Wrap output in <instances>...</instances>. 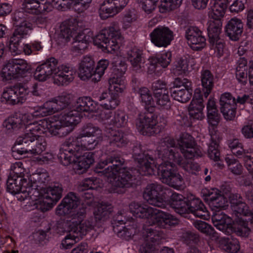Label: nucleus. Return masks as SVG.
<instances>
[{
	"mask_svg": "<svg viewBox=\"0 0 253 253\" xmlns=\"http://www.w3.org/2000/svg\"><path fill=\"white\" fill-rule=\"evenodd\" d=\"M98 108V104L89 97L78 99L73 109L70 111H64L59 115L35 121L40 118L34 107L18 118L21 127L26 128L25 133L18 137L16 144H21L36 138L38 133H49L52 136L62 137L67 135L74 129L83 117H92Z\"/></svg>",
	"mask_w": 253,
	"mask_h": 253,
	"instance_id": "obj_1",
	"label": "nucleus"
},
{
	"mask_svg": "<svg viewBox=\"0 0 253 253\" xmlns=\"http://www.w3.org/2000/svg\"><path fill=\"white\" fill-rule=\"evenodd\" d=\"M82 22L75 18L64 21L60 26L59 40L65 43L73 38V50L78 52L86 49L92 41L105 52L112 53L119 49L122 36L117 23H112L109 27L102 29L94 37L92 31L88 30L82 31Z\"/></svg>",
	"mask_w": 253,
	"mask_h": 253,
	"instance_id": "obj_2",
	"label": "nucleus"
},
{
	"mask_svg": "<svg viewBox=\"0 0 253 253\" xmlns=\"http://www.w3.org/2000/svg\"><path fill=\"white\" fill-rule=\"evenodd\" d=\"M159 159L162 162L157 167V162L149 154L142 152L140 146H136L133 150V157L137 163L138 172L144 175H151L156 173L162 182L169 177L175 170L177 162L173 160L178 152L176 151L174 140L166 137L161 140L157 148Z\"/></svg>",
	"mask_w": 253,
	"mask_h": 253,
	"instance_id": "obj_3",
	"label": "nucleus"
},
{
	"mask_svg": "<svg viewBox=\"0 0 253 253\" xmlns=\"http://www.w3.org/2000/svg\"><path fill=\"white\" fill-rule=\"evenodd\" d=\"M129 209L136 217L146 218L147 224L151 226L144 229L143 234L146 243L141 246L139 253H155L153 245H148V243H154L159 240L161 233L152 226L167 228L178 223V219L171 214L147 205L133 202L129 204Z\"/></svg>",
	"mask_w": 253,
	"mask_h": 253,
	"instance_id": "obj_4",
	"label": "nucleus"
},
{
	"mask_svg": "<svg viewBox=\"0 0 253 253\" xmlns=\"http://www.w3.org/2000/svg\"><path fill=\"white\" fill-rule=\"evenodd\" d=\"M125 161L120 157H108L102 154L95 170L107 178L111 184L110 192L123 193L125 188L131 187L135 179L132 170L124 167Z\"/></svg>",
	"mask_w": 253,
	"mask_h": 253,
	"instance_id": "obj_5",
	"label": "nucleus"
},
{
	"mask_svg": "<svg viewBox=\"0 0 253 253\" xmlns=\"http://www.w3.org/2000/svg\"><path fill=\"white\" fill-rule=\"evenodd\" d=\"M25 178L28 179L29 186L40 194L39 200L37 201V209L42 212L48 211L61 198L63 188L60 184L56 183L46 188H38L39 185L45 184L49 180V174L45 169H38L32 174L26 175Z\"/></svg>",
	"mask_w": 253,
	"mask_h": 253,
	"instance_id": "obj_6",
	"label": "nucleus"
},
{
	"mask_svg": "<svg viewBox=\"0 0 253 253\" xmlns=\"http://www.w3.org/2000/svg\"><path fill=\"white\" fill-rule=\"evenodd\" d=\"M58 60L54 57L46 60L36 68L34 78L39 82H44L52 78L53 83L57 85H67L75 78L76 71L71 66L62 64L57 66Z\"/></svg>",
	"mask_w": 253,
	"mask_h": 253,
	"instance_id": "obj_7",
	"label": "nucleus"
},
{
	"mask_svg": "<svg viewBox=\"0 0 253 253\" xmlns=\"http://www.w3.org/2000/svg\"><path fill=\"white\" fill-rule=\"evenodd\" d=\"M101 135V130L97 126L91 124H88L84 126L80 132L75 137H70L63 145L58 154V158L61 163L64 166H68L71 164L72 155L73 148L76 146L78 148V153L80 150L79 142L84 141L82 139L85 137H96ZM76 149V148H75Z\"/></svg>",
	"mask_w": 253,
	"mask_h": 253,
	"instance_id": "obj_8",
	"label": "nucleus"
},
{
	"mask_svg": "<svg viewBox=\"0 0 253 253\" xmlns=\"http://www.w3.org/2000/svg\"><path fill=\"white\" fill-rule=\"evenodd\" d=\"M29 181L25 176L23 178H17L9 176L7 181V190L13 195L17 194L19 200L28 199L29 201L26 205L28 211L37 209V200L40 195L38 191L31 188L28 185Z\"/></svg>",
	"mask_w": 253,
	"mask_h": 253,
	"instance_id": "obj_9",
	"label": "nucleus"
},
{
	"mask_svg": "<svg viewBox=\"0 0 253 253\" xmlns=\"http://www.w3.org/2000/svg\"><path fill=\"white\" fill-rule=\"evenodd\" d=\"M97 144L98 141L93 139H90L84 143H82V141L79 142L78 143L80 148L79 153H78V148L74 146L76 149L73 148L71 163H73V169L76 173L80 174L86 172L90 165L94 163V154L90 152L83 153V151L84 149H93Z\"/></svg>",
	"mask_w": 253,
	"mask_h": 253,
	"instance_id": "obj_10",
	"label": "nucleus"
},
{
	"mask_svg": "<svg viewBox=\"0 0 253 253\" xmlns=\"http://www.w3.org/2000/svg\"><path fill=\"white\" fill-rule=\"evenodd\" d=\"M47 133L46 132L44 134L47 135ZM42 134L38 133L36 138L34 139L33 141L29 140L26 142H23L21 144H28V145H30V143H32L35 141H36L34 145L31 146L30 149L31 158L33 162L40 165H44L53 162L55 159V156L52 153L49 152L42 154L46 148L47 143L45 138L40 136Z\"/></svg>",
	"mask_w": 253,
	"mask_h": 253,
	"instance_id": "obj_11",
	"label": "nucleus"
},
{
	"mask_svg": "<svg viewBox=\"0 0 253 253\" xmlns=\"http://www.w3.org/2000/svg\"><path fill=\"white\" fill-rule=\"evenodd\" d=\"M93 225L88 220L82 223L71 221L69 223V234L62 240L61 245L65 249H70L80 239L91 230Z\"/></svg>",
	"mask_w": 253,
	"mask_h": 253,
	"instance_id": "obj_12",
	"label": "nucleus"
},
{
	"mask_svg": "<svg viewBox=\"0 0 253 253\" xmlns=\"http://www.w3.org/2000/svg\"><path fill=\"white\" fill-rule=\"evenodd\" d=\"M166 121L163 118V122L159 124L157 120V116L147 112L140 114L136 120V126L138 130L143 135H152L155 133V126L164 127Z\"/></svg>",
	"mask_w": 253,
	"mask_h": 253,
	"instance_id": "obj_13",
	"label": "nucleus"
},
{
	"mask_svg": "<svg viewBox=\"0 0 253 253\" xmlns=\"http://www.w3.org/2000/svg\"><path fill=\"white\" fill-rule=\"evenodd\" d=\"M143 197L150 204L162 208H165L168 203L162 185L156 183L147 185L143 192Z\"/></svg>",
	"mask_w": 253,
	"mask_h": 253,
	"instance_id": "obj_14",
	"label": "nucleus"
},
{
	"mask_svg": "<svg viewBox=\"0 0 253 253\" xmlns=\"http://www.w3.org/2000/svg\"><path fill=\"white\" fill-rule=\"evenodd\" d=\"M177 145L184 157L186 159L200 157L203 153L196 146L194 138L187 133L182 134L177 140Z\"/></svg>",
	"mask_w": 253,
	"mask_h": 253,
	"instance_id": "obj_15",
	"label": "nucleus"
},
{
	"mask_svg": "<svg viewBox=\"0 0 253 253\" xmlns=\"http://www.w3.org/2000/svg\"><path fill=\"white\" fill-rule=\"evenodd\" d=\"M151 42L158 47H166L174 39V33L168 27L158 26L150 34Z\"/></svg>",
	"mask_w": 253,
	"mask_h": 253,
	"instance_id": "obj_16",
	"label": "nucleus"
},
{
	"mask_svg": "<svg viewBox=\"0 0 253 253\" xmlns=\"http://www.w3.org/2000/svg\"><path fill=\"white\" fill-rule=\"evenodd\" d=\"M129 0H105L100 6L99 16L106 19L120 12L127 4Z\"/></svg>",
	"mask_w": 253,
	"mask_h": 253,
	"instance_id": "obj_17",
	"label": "nucleus"
},
{
	"mask_svg": "<svg viewBox=\"0 0 253 253\" xmlns=\"http://www.w3.org/2000/svg\"><path fill=\"white\" fill-rule=\"evenodd\" d=\"M57 3L55 0H30L24 1L23 6L26 12L39 14L51 11L54 7H56Z\"/></svg>",
	"mask_w": 253,
	"mask_h": 253,
	"instance_id": "obj_18",
	"label": "nucleus"
},
{
	"mask_svg": "<svg viewBox=\"0 0 253 253\" xmlns=\"http://www.w3.org/2000/svg\"><path fill=\"white\" fill-rule=\"evenodd\" d=\"M171 52L168 50L162 51L156 56L149 58L148 73L149 74H154L157 76H159L163 71L158 64H159L164 68L167 67L171 62Z\"/></svg>",
	"mask_w": 253,
	"mask_h": 253,
	"instance_id": "obj_19",
	"label": "nucleus"
},
{
	"mask_svg": "<svg viewBox=\"0 0 253 253\" xmlns=\"http://www.w3.org/2000/svg\"><path fill=\"white\" fill-rule=\"evenodd\" d=\"M126 70L125 63H121L120 68H117L114 75L109 80V92L119 95L126 88V83L123 75Z\"/></svg>",
	"mask_w": 253,
	"mask_h": 253,
	"instance_id": "obj_20",
	"label": "nucleus"
},
{
	"mask_svg": "<svg viewBox=\"0 0 253 253\" xmlns=\"http://www.w3.org/2000/svg\"><path fill=\"white\" fill-rule=\"evenodd\" d=\"M63 203L67 204L68 207L73 211L71 214L72 221L75 223H82L84 222L83 218L85 213V209L84 208H79V211L77 209L80 206V201L78 197L73 192L68 193L63 199Z\"/></svg>",
	"mask_w": 253,
	"mask_h": 253,
	"instance_id": "obj_21",
	"label": "nucleus"
},
{
	"mask_svg": "<svg viewBox=\"0 0 253 253\" xmlns=\"http://www.w3.org/2000/svg\"><path fill=\"white\" fill-rule=\"evenodd\" d=\"M204 193L209 206L212 211H220L228 206L227 199L217 189H206Z\"/></svg>",
	"mask_w": 253,
	"mask_h": 253,
	"instance_id": "obj_22",
	"label": "nucleus"
},
{
	"mask_svg": "<svg viewBox=\"0 0 253 253\" xmlns=\"http://www.w3.org/2000/svg\"><path fill=\"white\" fill-rule=\"evenodd\" d=\"M221 112L226 120H232L236 115V99L229 93L222 94L220 98Z\"/></svg>",
	"mask_w": 253,
	"mask_h": 253,
	"instance_id": "obj_23",
	"label": "nucleus"
},
{
	"mask_svg": "<svg viewBox=\"0 0 253 253\" xmlns=\"http://www.w3.org/2000/svg\"><path fill=\"white\" fill-rule=\"evenodd\" d=\"M186 38L188 44L194 50H200L206 45V39L198 27H189L186 31Z\"/></svg>",
	"mask_w": 253,
	"mask_h": 253,
	"instance_id": "obj_24",
	"label": "nucleus"
},
{
	"mask_svg": "<svg viewBox=\"0 0 253 253\" xmlns=\"http://www.w3.org/2000/svg\"><path fill=\"white\" fill-rule=\"evenodd\" d=\"M217 211L213 213L211 218L214 226L226 234H229L232 230L235 232L232 219L223 212Z\"/></svg>",
	"mask_w": 253,
	"mask_h": 253,
	"instance_id": "obj_25",
	"label": "nucleus"
},
{
	"mask_svg": "<svg viewBox=\"0 0 253 253\" xmlns=\"http://www.w3.org/2000/svg\"><path fill=\"white\" fill-rule=\"evenodd\" d=\"M13 19L16 29L12 35L18 38L20 37V39L22 40L24 36L27 35L32 29V24L25 20L24 13L21 11L15 12Z\"/></svg>",
	"mask_w": 253,
	"mask_h": 253,
	"instance_id": "obj_26",
	"label": "nucleus"
},
{
	"mask_svg": "<svg viewBox=\"0 0 253 253\" xmlns=\"http://www.w3.org/2000/svg\"><path fill=\"white\" fill-rule=\"evenodd\" d=\"M244 30L242 21L237 17L229 20L225 26V32L229 39L237 41L242 37Z\"/></svg>",
	"mask_w": 253,
	"mask_h": 253,
	"instance_id": "obj_27",
	"label": "nucleus"
},
{
	"mask_svg": "<svg viewBox=\"0 0 253 253\" xmlns=\"http://www.w3.org/2000/svg\"><path fill=\"white\" fill-rule=\"evenodd\" d=\"M142 54V51L135 47L127 51L126 58L130 63L132 69L136 72H140L144 67Z\"/></svg>",
	"mask_w": 253,
	"mask_h": 253,
	"instance_id": "obj_28",
	"label": "nucleus"
},
{
	"mask_svg": "<svg viewBox=\"0 0 253 253\" xmlns=\"http://www.w3.org/2000/svg\"><path fill=\"white\" fill-rule=\"evenodd\" d=\"M209 41L211 51L213 52L214 56L218 58L222 57L223 61H227L230 57V53L226 48L223 40L218 39Z\"/></svg>",
	"mask_w": 253,
	"mask_h": 253,
	"instance_id": "obj_29",
	"label": "nucleus"
},
{
	"mask_svg": "<svg viewBox=\"0 0 253 253\" xmlns=\"http://www.w3.org/2000/svg\"><path fill=\"white\" fill-rule=\"evenodd\" d=\"M169 204L174 209L175 212L179 214H186L187 208V201L184 197L177 193H173L170 197Z\"/></svg>",
	"mask_w": 253,
	"mask_h": 253,
	"instance_id": "obj_30",
	"label": "nucleus"
},
{
	"mask_svg": "<svg viewBox=\"0 0 253 253\" xmlns=\"http://www.w3.org/2000/svg\"><path fill=\"white\" fill-rule=\"evenodd\" d=\"M204 107L203 99H192L188 106L190 117L195 120H202L205 117L203 112Z\"/></svg>",
	"mask_w": 253,
	"mask_h": 253,
	"instance_id": "obj_31",
	"label": "nucleus"
},
{
	"mask_svg": "<svg viewBox=\"0 0 253 253\" xmlns=\"http://www.w3.org/2000/svg\"><path fill=\"white\" fill-rule=\"evenodd\" d=\"M219 140V134H215L211 132V142L208 149V155L211 160L217 162L220 160V153L218 149Z\"/></svg>",
	"mask_w": 253,
	"mask_h": 253,
	"instance_id": "obj_32",
	"label": "nucleus"
},
{
	"mask_svg": "<svg viewBox=\"0 0 253 253\" xmlns=\"http://www.w3.org/2000/svg\"><path fill=\"white\" fill-rule=\"evenodd\" d=\"M228 0H215L209 11V16L211 19H220L225 14Z\"/></svg>",
	"mask_w": 253,
	"mask_h": 253,
	"instance_id": "obj_33",
	"label": "nucleus"
},
{
	"mask_svg": "<svg viewBox=\"0 0 253 253\" xmlns=\"http://www.w3.org/2000/svg\"><path fill=\"white\" fill-rule=\"evenodd\" d=\"M193 94V86H190L187 84L185 88L181 89H171V95L175 100L181 102L186 103L191 98Z\"/></svg>",
	"mask_w": 253,
	"mask_h": 253,
	"instance_id": "obj_34",
	"label": "nucleus"
},
{
	"mask_svg": "<svg viewBox=\"0 0 253 253\" xmlns=\"http://www.w3.org/2000/svg\"><path fill=\"white\" fill-rule=\"evenodd\" d=\"M172 157L177 165L189 173L196 174L200 169V167L198 163L193 161L186 162L178 152L175 156Z\"/></svg>",
	"mask_w": 253,
	"mask_h": 253,
	"instance_id": "obj_35",
	"label": "nucleus"
},
{
	"mask_svg": "<svg viewBox=\"0 0 253 253\" xmlns=\"http://www.w3.org/2000/svg\"><path fill=\"white\" fill-rule=\"evenodd\" d=\"M201 81L203 87L204 95L207 97L213 86V76L211 72L205 70L201 72Z\"/></svg>",
	"mask_w": 253,
	"mask_h": 253,
	"instance_id": "obj_36",
	"label": "nucleus"
},
{
	"mask_svg": "<svg viewBox=\"0 0 253 253\" xmlns=\"http://www.w3.org/2000/svg\"><path fill=\"white\" fill-rule=\"evenodd\" d=\"M119 95L110 93H103L99 97V100H105L101 106L106 110H113L115 109L120 104V101Z\"/></svg>",
	"mask_w": 253,
	"mask_h": 253,
	"instance_id": "obj_37",
	"label": "nucleus"
},
{
	"mask_svg": "<svg viewBox=\"0 0 253 253\" xmlns=\"http://www.w3.org/2000/svg\"><path fill=\"white\" fill-rule=\"evenodd\" d=\"M219 242L220 247L227 253H236L240 249L239 241L235 238H221Z\"/></svg>",
	"mask_w": 253,
	"mask_h": 253,
	"instance_id": "obj_38",
	"label": "nucleus"
},
{
	"mask_svg": "<svg viewBox=\"0 0 253 253\" xmlns=\"http://www.w3.org/2000/svg\"><path fill=\"white\" fill-rule=\"evenodd\" d=\"M34 107L36 110V113L40 118L51 115L57 112L51 99L42 105H38Z\"/></svg>",
	"mask_w": 253,
	"mask_h": 253,
	"instance_id": "obj_39",
	"label": "nucleus"
},
{
	"mask_svg": "<svg viewBox=\"0 0 253 253\" xmlns=\"http://www.w3.org/2000/svg\"><path fill=\"white\" fill-rule=\"evenodd\" d=\"M222 25L220 19H212L209 21L208 32L209 41L220 39L219 35L221 32Z\"/></svg>",
	"mask_w": 253,
	"mask_h": 253,
	"instance_id": "obj_40",
	"label": "nucleus"
},
{
	"mask_svg": "<svg viewBox=\"0 0 253 253\" xmlns=\"http://www.w3.org/2000/svg\"><path fill=\"white\" fill-rule=\"evenodd\" d=\"M108 130L110 143L115 144L118 147H123L127 143V140L122 131L114 129L112 127H108Z\"/></svg>",
	"mask_w": 253,
	"mask_h": 253,
	"instance_id": "obj_41",
	"label": "nucleus"
},
{
	"mask_svg": "<svg viewBox=\"0 0 253 253\" xmlns=\"http://www.w3.org/2000/svg\"><path fill=\"white\" fill-rule=\"evenodd\" d=\"M139 100L142 105L146 109L154 107L155 103L151 91L147 87H141L138 91Z\"/></svg>",
	"mask_w": 253,
	"mask_h": 253,
	"instance_id": "obj_42",
	"label": "nucleus"
},
{
	"mask_svg": "<svg viewBox=\"0 0 253 253\" xmlns=\"http://www.w3.org/2000/svg\"><path fill=\"white\" fill-rule=\"evenodd\" d=\"M193 224L199 231L209 236L212 240L217 239V234L214 228L205 221L196 220L193 222Z\"/></svg>",
	"mask_w": 253,
	"mask_h": 253,
	"instance_id": "obj_43",
	"label": "nucleus"
},
{
	"mask_svg": "<svg viewBox=\"0 0 253 253\" xmlns=\"http://www.w3.org/2000/svg\"><path fill=\"white\" fill-rule=\"evenodd\" d=\"M115 232H117L118 236L128 240L137 232L136 226L133 222L131 224H128L126 226L120 227L119 225L114 226Z\"/></svg>",
	"mask_w": 253,
	"mask_h": 253,
	"instance_id": "obj_44",
	"label": "nucleus"
},
{
	"mask_svg": "<svg viewBox=\"0 0 253 253\" xmlns=\"http://www.w3.org/2000/svg\"><path fill=\"white\" fill-rule=\"evenodd\" d=\"M225 161L227 164L229 170L235 175H240L242 174L244 168L239 160L233 157H226Z\"/></svg>",
	"mask_w": 253,
	"mask_h": 253,
	"instance_id": "obj_45",
	"label": "nucleus"
},
{
	"mask_svg": "<svg viewBox=\"0 0 253 253\" xmlns=\"http://www.w3.org/2000/svg\"><path fill=\"white\" fill-rule=\"evenodd\" d=\"M154 96L156 104L161 109L168 110L171 108V102L168 91H164L160 94L156 93Z\"/></svg>",
	"mask_w": 253,
	"mask_h": 253,
	"instance_id": "obj_46",
	"label": "nucleus"
},
{
	"mask_svg": "<svg viewBox=\"0 0 253 253\" xmlns=\"http://www.w3.org/2000/svg\"><path fill=\"white\" fill-rule=\"evenodd\" d=\"M102 186V181L99 178L91 177L84 179L79 184V189L82 191L88 189H96Z\"/></svg>",
	"mask_w": 253,
	"mask_h": 253,
	"instance_id": "obj_47",
	"label": "nucleus"
},
{
	"mask_svg": "<svg viewBox=\"0 0 253 253\" xmlns=\"http://www.w3.org/2000/svg\"><path fill=\"white\" fill-rule=\"evenodd\" d=\"M163 182L175 189H178L184 184V179L178 172L174 170Z\"/></svg>",
	"mask_w": 253,
	"mask_h": 253,
	"instance_id": "obj_48",
	"label": "nucleus"
},
{
	"mask_svg": "<svg viewBox=\"0 0 253 253\" xmlns=\"http://www.w3.org/2000/svg\"><path fill=\"white\" fill-rule=\"evenodd\" d=\"M14 68L12 59L7 61L1 70L2 77L7 80L17 78L18 76Z\"/></svg>",
	"mask_w": 253,
	"mask_h": 253,
	"instance_id": "obj_49",
	"label": "nucleus"
},
{
	"mask_svg": "<svg viewBox=\"0 0 253 253\" xmlns=\"http://www.w3.org/2000/svg\"><path fill=\"white\" fill-rule=\"evenodd\" d=\"M208 122L209 124V132L211 135V132L213 134H219L215 129L219 122V115L218 111H211L207 113Z\"/></svg>",
	"mask_w": 253,
	"mask_h": 253,
	"instance_id": "obj_50",
	"label": "nucleus"
},
{
	"mask_svg": "<svg viewBox=\"0 0 253 253\" xmlns=\"http://www.w3.org/2000/svg\"><path fill=\"white\" fill-rule=\"evenodd\" d=\"M188 69L187 60L185 58H179L174 63L172 68V72L175 76H180L185 74Z\"/></svg>",
	"mask_w": 253,
	"mask_h": 253,
	"instance_id": "obj_51",
	"label": "nucleus"
},
{
	"mask_svg": "<svg viewBox=\"0 0 253 253\" xmlns=\"http://www.w3.org/2000/svg\"><path fill=\"white\" fill-rule=\"evenodd\" d=\"M70 95L67 93L63 92L60 95L51 99L53 103L55 105L57 111L66 107L70 103Z\"/></svg>",
	"mask_w": 253,
	"mask_h": 253,
	"instance_id": "obj_52",
	"label": "nucleus"
},
{
	"mask_svg": "<svg viewBox=\"0 0 253 253\" xmlns=\"http://www.w3.org/2000/svg\"><path fill=\"white\" fill-rule=\"evenodd\" d=\"M21 39L12 35L8 40V45L11 54L13 55L20 54L22 52V47L20 46Z\"/></svg>",
	"mask_w": 253,
	"mask_h": 253,
	"instance_id": "obj_53",
	"label": "nucleus"
},
{
	"mask_svg": "<svg viewBox=\"0 0 253 253\" xmlns=\"http://www.w3.org/2000/svg\"><path fill=\"white\" fill-rule=\"evenodd\" d=\"M228 145L233 154L239 158H241L247 151L243 149V144L237 138L229 140Z\"/></svg>",
	"mask_w": 253,
	"mask_h": 253,
	"instance_id": "obj_54",
	"label": "nucleus"
},
{
	"mask_svg": "<svg viewBox=\"0 0 253 253\" xmlns=\"http://www.w3.org/2000/svg\"><path fill=\"white\" fill-rule=\"evenodd\" d=\"M109 64V61L107 59H101L97 62L93 77V82H97L100 80L104 74L105 71L107 69Z\"/></svg>",
	"mask_w": 253,
	"mask_h": 253,
	"instance_id": "obj_55",
	"label": "nucleus"
},
{
	"mask_svg": "<svg viewBox=\"0 0 253 253\" xmlns=\"http://www.w3.org/2000/svg\"><path fill=\"white\" fill-rule=\"evenodd\" d=\"M15 92L13 90V86L6 88L2 93L1 96V101L9 105L17 104V98L16 97Z\"/></svg>",
	"mask_w": 253,
	"mask_h": 253,
	"instance_id": "obj_56",
	"label": "nucleus"
},
{
	"mask_svg": "<svg viewBox=\"0 0 253 253\" xmlns=\"http://www.w3.org/2000/svg\"><path fill=\"white\" fill-rule=\"evenodd\" d=\"M14 92H15L17 104H22L27 100L30 91L26 86L15 85L13 86Z\"/></svg>",
	"mask_w": 253,
	"mask_h": 253,
	"instance_id": "obj_57",
	"label": "nucleus"
},
{
	"mask_svg": "<svg viewBox=\"0 0 253 253\" xmlns=\"http://www.w3.org/2000/svg\"><path fill=\"white\" fill-rule=\"evenodd\" d=\"M183 0H163L159 7L161 13H165L180 6Z\"/></svg>",
	"mask_w": 253,
	"mask_h": 253,
	"instance_id": "obj_58",
	"label": "nucleus"
},
{
	"mask_svg": "<svg viewBox=\"0 0 253 253\" xmlns=\"http://www.w3.org/2000/svg\"><path fill=\"white\" fill-rule=\"evenodd\" d=\"M15 70L18 77L27 72L30 69V66L27 62L22 59H12Z\"/></svg>",
	"mask_w": 253,
	"mask_h": 253,
	"instance_id": "obj_59",
	"label": "nucleus"
},
{
	"mask_svg": "<svg viewBox=\"0 0 253 253\" xmlns=\"http://www.w3.org/2000/svg\"><path fill=\"white\" fill-rule=\"evenodd\" d=\"M110 206L105 204H99L94 211V215L96 220H100L108 215L110 212Z\"/></svg>",
	"mask_w": 253,
	"mask_h": 253,
	"instance_id": "obj_60",
	"label": "nucleus"
},
{
	"mask_svg": "<svg viewBox=\"0 0 253 253\" xmlns=\"http://www.w3.org/2000/svg\"><path fill=\"white\" fill-rule=\"evenodd\" d=\"M111 121V126L117 127L125 126L127 123V117L124 112L122 111L116 112Z\"/></svg>",
	"mask_w": 253,
	"mask_h": 253,
	"instance_id": "obj_61",
	"label": "nucleus"
},
{
	"mask_svg": "<svg viewBox=\"0 0 253 253\" xmlns=\"http://www.w3.org/2000/svg\"><path fill=\"white\" fill-rule=\"evenodd\" d=\"M138 15L134 10L129 11L124 15L122 20L123 28L126 29L130 27L131 24L137 20Z\"/></svg>",
	"mask_w": 253,
	"mask_h": 253,
	"instance_id": "obj_62",
	"label": "nucleus"
},
{
	"mask_svg": "<svg viewBox=\"0 0 253 253\" xmlns=\"http://www.w3.org/2000/svg\"><path fill=\"white\" fill-rule=\"evenodd\" d=\"M11 170L10 176L14 175V177L19 179L26 176L24 175L25 169L23 167L22 163L21 162H16L13 164L11 166Z\"/></svg>",
	"mask_w": 253,
	"mask_h": 253,
	"instance_id": "obj_63",
	"label": "nucleus"
},
{
	"mask_svg": "<svg viewBox=\"0 0 253 253\" xmlns=\"http://www.w3.org/2000/svg\"><path fill=\"white\" fill-rule=\"evenodd\" d=\"M241 158H243L245 166L249 172H253V150L247 149Z\"/></svg>",
	"mask_w": 253,
	"mask_h": 253,
	"instance_id": "obj_64",
	"label": "nucleus"
}]
</instances>
